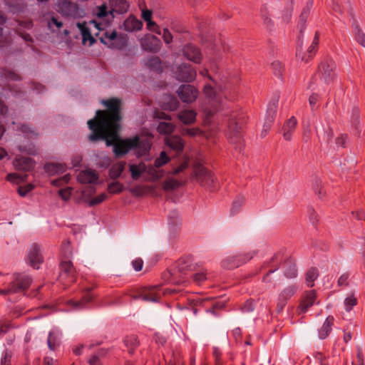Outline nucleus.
I'll return each instance as SVG.
<instances>
[{
	"mask_svg": "<svg viewBox=\"0 0 365 365\" xmlns=\"http://www.w3.org/2000/svg\"><path fill=\"white\" fill-rule=\"evenodd\" d=\"M101 104L106 109L96 111L94 118L87 122L91 133L88 139L91 143L103 141L107 147L113 148L116 158H121L130 151L137 158L150 155L153 143L150 139L143 138L139 134L130 137H122V101L112 97L103 99Z\"/></svg>",
	"mask_w": 365,
	"mask_h": 365,
	"instance_id": "f257e3e1",
	"label": "nucleus"
},
{
	"mask_svg": "<svg viewBox=\"0 0 365 365\" xmlns=\"http://www.w3.org/2000/svg\"><path fill=\"white\" fill-rule=\"evenodd\" d=\"M17 131L22 133L23 138L26 140V144H21L17 146V150L28 155L36 156L39 154V148L36 146L34 140L40 137V133L36 129L32 128L31 125L27 123H19Z\"/></svg>",
	"mask_w": 365,
	"mask_h": 365,
	"instance_id": "f03ea898",
	"label": "nucleus"
},
{
	"mask_svg": "<svg viewBox=\"0 0 365 365\" xmlns=\"http://www.w3.org/2000/svg\"><path fill=\"white\" fill-rule=\"evenodd\" d=\"M161 285L143 286L137 289H133L129 292H125V295H129L132 299H141L145 302H158L161 299L159 292Z\"/></svg>",
	"mask_w": 365,
	"mask_h": 365,
	"instance_id": "7ed1b4c3",
	"label": "nucleus"
},
{
	"mask_svg": "<svg viewBox=\"0 0 365 365\" xmlns=\"http://www.w3.org/2000/svg\"><path fill=\"white\" fill-rule=\"evenodd\" d=\"M100 42L111 49L123 50L128 43V36L125 34L118 32L115 29L111 31L106 30L101 37H99Z\"/></svg>",
	"mask_w": 365,
	"mask_h": 365,
	"instance_id": "20e7f679",
	"label": "nucleus"
},
{
	"mask_svg": "<svg viewBox=\"0 0 365 365\" xmlns=\"http://www.w3.org/2000/svg\"><path fill=\"white\" fill-rule=\"evenodd\" d=\"M171 73L175 79L184 83L192 82L197 76L195 68L188 63L173 66Z\"/></svg>",
	"mask_w": 365,
	"mask_h": 365,
	"instance_id": "39448f33",
	"label": "nucleus"
},
{
	"mask_svg": "<svg viewBox=\"0 0 365 365\" xmlns=\"http://www.w3.org/2000/svg\"><path fill=\"white\" fill-rule=\"evenodd\" d=\"M192 304L197 306L199 309H205V312H210L215 316H218V311L226 307V302L215 298H196L192 299Z\"/></svg>",
	"mask_w": 365,
	"mask_h": 365,
	"instance_id": "423d86ee",
	"label": "nucleus"
},
{
	"mask_svg": "<svg viewBox=\"0 0 365 365\" xmlns=\"http://www.w3.org/2000/svg\"><path fill=\"white\" fill-rule=\"evenodd\" d=\"M257 253V252L254 251L228 256L222 260L221 267L228 270L236 269L250 261Z\"/></svg>",
	"mask_w": 365,
	"mask_h": 365,
	"instance_id": "0eeeda50",
	"label": "nucleus"
},
{
	"mask_svg": "<svg viewBox=\"0 0 365 365\" xmlns=\"http://www.w3.org/2000/svg\"><path fill=\"white\" fill-rule=\"evenodd\" d=\"M336 63L331 57L327 56L318 66L317 73L321 74V78L324 83L329 85L331 83L335 76Z\"/></svg>",
	"mask_w": 365,
	"mask_h": 365,
	"instance_id": "6e6552de",
	"label": "nucleus"
},
{
	"mask_svg": "<svg viewBox=\"0 0 365 365\" xmlns=\"http://www.w3.org/2000/svg\"><path fill=\"white\" fill-rule=\"evenodd\" d=\"M26 263L34 269H38L41 264L44 262V257L41 252V245L34 242L27 250L25 256Z\"/></svg>",
	"mask_w": 365,
	"mask_h": 365,
	"instance_id": "1a4fd4ad",
	"label": "nucleus"
},
{
	"mask_svg": "<svg viewBox=\"0 0 365 365\" xmlns=\"http://www.w3.org/2000/svg\"><path fill=\"white\" fill-rule=\"evenodd\" d=\"M193 176L202 186L210 187L213 184L212 172L200 163L193 165Z\"/></svg>",
	"mask_w": 365,
	"mask_h": 365,
	"instance_id": "9d476101",
	"label": "nucleus"
},
{
	"mask_svg": "<svg viewBox=\"0 0 365 365\" xmlns=\"http://www.w3.org/2000/svg\"><path fill=\"white\" fill-rule=\"evenodd\" d=\"M141 48L152 53H158L163 46L161 40L156 36L151 34H146L140 40Z\"/></svg>",
	"mask_w": 365,
	"mask_h": 365,
	"instance_id": "9b49d317",
	"label": "nucleus"
},
{
	"mask_svg": "<svg viewBox=\"0 0 365 365\" xmlns=\"http://www.w3.org/2000/svg\"><path fill=\"white\" fill-rule=\"evenodd\" d=\"M58 11L63 16L79 18L83 12L79 6L70 0H60L58 3Z\"/></svg>",
	"mask_w": 365,
	"mask_h": 365,
	"instance_id": "f8f14e48",
	"label": "nucleus"
},
{
	"mask_svg": "<svg viewBox=\"0 0 365 365\" xmlns=\"http://www.w3.org/2000/svg\"><path fill=\"white\" fill-rule=\"evenodd\" d=\"M92 14L96 19L103 21L104 27L110 26L115 18V15L112 14L108 4L106 2H103L100 6H96Z\"/></svg>",
	"mask_w": 365,
	"mask_h": 365,
	"instance_id": "ddd939ff",
	"label": "nucleus"
},
{
	"mask_svg": "<svg viewBox=\"0 0 365 365\" xmlns=\"http://www.w3.org/2000/svg\"><path fill=\"white\" fill-rule=\"evenodd\" d=\"M176 93L180 101L187 104L195 102L199 95L198 89L190 84L180 85Z\"/></svg>",
	"mask_w": 365,
	"mask_h": 365,
	"instance_id": "4468645a",
	"label": "nucleus"
},
{
	"mask_svg": "<svg viewBox=\"0 0 365 365\" xmlns=\"http://www.w3.org/2000/svg\"><path fill=\"white\" fill-rule=\"evenodd\" d=\"M175 269L182 274H187L188 272L195 270V264H193V256L191 255H185L175 262V268L170 271V275L175 274Z\"/></svg>",
	"mask_w": 365,
	"mask_h": 365,
	"instance_id": "2eb2a0df",
	"label": "nucleus"
},
{
	"mask_svg": "<svg viewBox=\"0 0 365 365\" xmlns=\"http://www.w3.org/2000/svg\"><path fill=\"white\" fill-rule=\"evenodd\" d=\"M181 52L186 59L195 63H200L202 59L201 49L195 43H185L183 45Z\"/></svg>",
	"mask_w": 365,
	"mask_h": 365,
	"instance_id": "dca6fc26",
	"label": "nucleus"
},
{
	"mask_svg": "<svg viewBox=\"0 0 365 365\" xmlns=\"http://www.w3.org/2000/svg\"><path fill=\"white\" fill-rule=\"evenodd\" d=\"M32 283L29 275L17 274L14 279L10 282L13 292H24L28 290Z\"/></svg>",
	"mask_w": 365,
	"mask_h": 365,
	"instance_id": "f3484780",
	"label": "nucleus"
},
{
	"mask_svg": "<svg viewBox=\"0 0 365 365\" xmlns=\"http://www.w3.org/2000/svg\"><path fill=\"white\" fill-rule=\"evenodd\" d=\"M36 162L30 157L17 155L13 160V165L16 170L31 172L36 167Z\"/></svg>",
	"mask_w": 365,
	"mask_h": 365,
	"instance_id": "a211bd4d",
	"label": "nucleus"
},
{
	"mask_svg": "<svg viewBox=\"0 0 365 365\" xmlns=\"http://www.w3.org/2000/svg\"><path fill=\"white\" fill-rule=\"evenodd\" d=\"M77 181L81 184H99V175L93 169L81 170L77 175Z\"/></svg>",
	"mask_w": 365,
	"mask_h": 365,
	"instance_id": "6ab92c4d",
	"label": "nucleus"
},
{
	"mask_svg": "<svg viewBox=\"0 0 365 365\" xmlns=\"http://www.w3.org/2000/svg\"><path fill=\"white\" fill-rule=\"evenodd\" d=\"M76 26L78 29L82 38V44L92 46L97 43V39L92 35L90 28L86 21L77 22Z\"/></svg>",
	"mask_w": 365,
	"mask_h": 365,
	"instance_id": "aec40b11",
	"label": "nucleus"
},
{
	"mask_svg": "<svg viewBox=\"0 0 365 365\" xmlns=\"http://www.w3.org/2000/svg\"><path fill=\"white\" fill-rule=\"evenodd\" d=\"M128 170L133 180H139L145 173H148L149 175L155 173L154 168L152 166L147 170V165L143 162H140L138 164H129Z\"/></svg>",
	"mask_w": 365,
	"mask_h": 365,
	"instance_id": "412c9836",
	"label": "nucleus"
},
{
	"mask_svg": "<svg viewBox=\"0 0 365 365\" xmlns=\"http://www.w3.org/2000/svg\"><path fill=\"white\" fill-rule=\"evenodd\" d=\"M277 110V104L275 103H269L267 109L266 118L263 125V129L261 133L262 137H264L270 130L274 122Z\"/></svg>",
	"mask_w": 365,
	"mask_h": 365,
	"instance_id": "4be33fe9",
	"label": "nucleus"
},
{
	"mask_svg": "<svg viewBox=\"0 0 365 365\" xmlns=\"http://www.w3.org/2000/svg\"><path fill=\"white\" fill-rule=\"evenodd\" d=\"M143 26V21L137 19L134 14H130L124 20L123 25L120 26V29H123V30L128 32H133L140 31Z\"/></svg>",
	"mask_w": 365,
	"mask_h": 365,
	"instance_id": "5701e85b",
	"label": "nucleus"
},
{
	"mask_svg": "<svg viewBox=\"0 0 365 365\" xmlns=\"http://www.w3.org/2000/svg\"><path fill=\"white\" fill-rule=\"evenodd\" d=\"M108 6L112 14L120 15L128 12L130 3L127 0H108Z\"/></svg>",
	"mask_w": 365,
	"mask_h": 365,
	"instance_id": "b1692460",
	"label": "nucleus"
},
{
	"mask_svg": "<svg viewBox=\"0 0 365 365\" xmlns=\"http://www.w3.org/2000/svg\"><path fill=\"white\" fill-rule=\"evenodd\" d=\"M313 4L314 0H307L306 5L302 9V11L299 16L297 28L299 30V33L301 34L304 33L307 28L306 22L310 14Z\"/></svg>",
	"mask_w": 365,
	"mask_h": 365,
	"instance_id": "393cba45",
	"label": "nucleus"
},
{
	"mask_svg": "<svg viewBox=\"0 0 365 365\" xmlns=\"http://www.w3.org/2000/svg\"><path fill=\"white\" fill-rule=\"evenodd\" d=\"M165 145L170 150L180 154L184 150L185 142L180 136L173 135L165 138Z\"/></svg>",
	"mask_w": 365,
	"mask_h": 365,
	"instance_id": "a878e982",
	"label": "nucleus"
},
{
	"mask_svg": "<svg viewBox=\"0 0 365 365\" xmlns=\"http://www.w3.org/2000/svg\"><path fill=\"white\" fill-rule=\"evenodd\" d=\"M317 299V292L314 289L307 291L302 297L299 308L302 313H306L313 306Z\"/></svg>",
	"mask_w": 365,
	"mask_h": 365,
	"instance_id": "bb28decb",
	"label": "nucleus"
},
{
	"mask_svg": "<svg viewBox=\"0 0 365 365\" xmlns=\"http://www.w3.org/2000/svg\"><path fill=\"white\" fill-rule=\"evenodd\" d=\"M66 165L64 163H46L43 165V170L48 176H53L58 174H63L66 171Z\"/></svg>",
	"mask_w": 365,
	"mask_h": 365,
	"instance_id": "cd10ccee",
	"label": "nucleus"
},
{
	"mask_svg": "<svg viewBox=\"0 0 365 365\" xmlns=\"http://www.w3.org/2000/svg\"><path fill=\"white\" fill-rule=\"evenodd\" d=\"M160 106L164 110L175 111L179 108L180 102L175 96L167 94L164 96Z\"/></svg>",
	"mask_w": 365,
	"mask_h": 365,
	"instance_id": "c85d7f7f",
	"label": "nucleus"
},
{
	"mask_svg": "<svg viewBox=\"0 0 365 365\" xmlns=\"http://www.w3.org/2000/svg\"><path fill=\"white\" fill-rule=\"evenodd\" d=\"M197 112L194 109H185L178 113L179 120L187 125H192L196 121Z\"/></svg>",
	"mask_w": 365,
	"mask_h": 365,
	"instance_id": "c756f323",
	"label": "nucleus"
},
{
	"mask_svg": "<svg viewBox=\"0 0 365 365\" xmlns=\"http://www.w3.org/2000/svg\"><path fill=\"white\" fill-rule=\"evenodd\" d=\"M123 342L128 349V354L132 356L140 345L138 337L135 334L127 335L123 338Z\"/></svg>",
	"mask_w": 365,
	"mask_h": 365,
	"instance_id": "7c9ffc66",
	"label": "nucleus"
},
{
	"mask_svg": "<svg viewBox=\"0 0 365 365\" xmlns=\"http://www.w3.org/2000/svg\"><path fill=\"white\" fill-rule=\"evenodd\" d=\"M125 165L126 163L124 161H120L113 164L108 170L109 178L113 180H118L120 178L125 170Z\"/></svg>",
	"mask_w": 365,
	"mask_h": 365,
	"instance_id": "2f4dec72",
	"label": "nucleus"
},
{
	"mask_svg": "<svg viewBox=\"0 0 365 365\" xmlns=\"http://www.w3.org/2000/svg\"><path fill=\"white\" fill-rule=\"evenodd\" d=\"M146 66L157 74H161L164 71L163 61L158 56H150L148 59Z\"/></svg>",
	"mask_w": 365,
	"mask_h": 365,
	"instance_id": "473e14b6",
	"label": "nucleus"
},
{
	"mask_svg": "<svg viewBox=\"0 0 365 365\" xmlns=\"http://www.w3.org/2000/svg\"><path fill=\"white\" fill-rule=\"evenodd\" d=\"M334 322V318L333 316L329 315L327 317L322 327L318 330L319 338L320 339H325L329 335L332 330Z\"/></svg>",
	"mask_w": 365,
	"mask_h": 365,
	"instance_id": "72a5a7b5",
	"label": "nucleus"
},
{
	"mask_svg": "<svg viewBox=\"0 0 365 365\" xmlns=\"http://www.w3.org/2000/svg\"><path fill=\"white\" fill-rule=\"evenodd\" d=\"M284 276L287 278H294L297 276V269L295 262L291 258H287L284 263Z\"/></svg>",
	"mask_w": 365,
	"mask_h": 365,
	"instance_id": "f704fd0d",
	"label": "nucleus"
},
{
	"mask_svg": "<svg viewBox=\"0 0 365 365\" xmlns=\"http://www.w3.org/2000/svg\"><path fill=\"white\" fill-rule=\"evenodd\" d=\"M168 225L171 232H176L180 225V219L178 211L172 210L168 217Z\"/></svg>",
	"mask_w": 365,
	"mask_h": 365,
	"instance_id": "c9c22d12",
	"label": "nucleus"
},
{
	"mask_svg": "<svg viewBox=\"0 0 365 365\" xmlns=\"http://www.w3.org/2000/svg\"><path fill=\"white\" fill-rule=\"evenodd\" d=\"M185 185V182L180 181L175 178H168L164 181L163 188L165 191H173Z\"/></svg>",
	"mask_w": 365,
	"mask_h": 365,
	"instance_id": "e433bc0d",
	"label": "nucleus"
},
{
	"mask_svg": "<svg viewBox=\"0 0 365 365\" xmlns=\"http://www.w3.org/2000/svg\"><path fill=\"white\" fill-rule=\"evenodd\" d=\"M61 272L66 277H75V268L73 267V263L68 261H62L59 265Z\"/></svg>",
	"mask_w": 365,
	"mask_h": 365,
	"instance_id": "4c0bfd02",
	"label": "nucleus"
},
{
	"mask_svg": "<svg viewBox=\"0 0 365 365\" xmlns=\"http://www.w3.org/2000/svg\"><path fill=\"white\" fill-rule=\"evenodd\" d=\"M47 344L50 350H56V347L59 346L61 344L59 334L54 331H51L48 333Z\"/></svg>",
	"mask_w": 365,
	"mask_h": 365,
	"instance_id": "58836bf2",
	"label": "nucleus"
},
{
	"mask_svg": "<svg viewBox=\"0 0 365 365\" xmlns=\"http://www.w3.org/2000/svg\"><path fill=\"white\" fill-rule=\"evenodd\" d=\"M175 129V125L173 123L165 121L160 122L157 126V131L160 135H170Z\"/></svg>",
	"mask_w": 365,
	"mask_h": 365,
	"instance_id": "ea45409f",
	"label": "nucleus"
},
{
	"mask_svg": "<svg viewBox=\"0 0 365 365\" xmlns=\"http://www.w3.org/2000/svg\"><path fill=\"white\" fill-rule=\"evenodd\" d=\"M28 178L29 175L27 174L11 173L6 176V180L14 184H19L27 182Z\"/></svg>",
	"mask_w": 365,
	"mask_h": 365,
	"instance_id": "a19ab883",
	"label": "nucleus"
},
{
	"mask_svg": "<svg viewBox=\"0 0 365 365\" xmlns=\"http://www.w3.org/2000/svg\"><path fill=\"white\" fill-rule=\"evenodd\" d=\"M125 190L123 184L115 180L109 183L107 187L108 192L111 195H116L123 192Z\"/></svg>",
	"mask_w": 365,
	"mask_h": 365,
	"instance_id": "79ce46f5",
	"label": "nucleus"
},
{
	"mask_svg": "<svg viewBox=\"0 0 365 365\" xmlns=\"http://www.w3.org/2000/svg\"><path fill=\"white\" fill-rule=\"evenodd\" d=\"M171 160L170 157L168 155L166 151L163 150L160 153L159 156L154 161V167L156 168H160L164 165L169 163Z\"/></svg>",
	"mask_w": 365,
	"mask_h": 365,
	"instance_id": "37998d69",
	"label": "nucleus"
},
{
	"mask_svg": "<svg viewBox=\"0 0 365 365\" xmlns=\"http://www.w3.org/2000/svg\"><path fill=\"white\" fill-rule=\"evenodd\" d=\"M294 10V2H288L282 11V21L285 24H289L292 20Z\"/></svg>",
	"mask_w": 365,
	"mask_h": 365,
	"instance_id": "c03bdc74",
	"label": "nucleus"
},
{
	"mask_svg": "<svg viewBox=\"0 0 365 365\" xmlns=\"http://www.w3.org/2000/svg\"><path fill=\"white\" fill-rule=\"evenodd\" d=\"M297 286L291 285L284 289L279 295V298L287 302L297 291Z\"/></svg>",
	"mask_w": 365,
	"mask_h": 365,
	"instance_id": "a18cd8bd",
	"label": "nucleus"
},
{
	"mask_svg": "<svg viewBox=\"0 0 365 365\" xmlns=\"http://www.w3.org/2000/svg\"><path fill=\"white\" fill-rule=\"evenodd\" d=\"M319 276L318 269L316 267H311L306 273V281L309 287H313L314 282Z\"/></svg>",
	"mask_w": 365,
	"mask_h": 365,
	"instance_id": "49530a36",
	"label": "nucleus"
},
{
	"mask_svg": "<svg viewBox=\"0 0 365 365\" xmlns=\"http://www.w3.org/2000/svg\"><path fill=\"white\" fill-rule=\"evenodd\" d=\"M63 26V22L59 20L58 16H51L50 19L48 21V27L52 31V32H55L56 31L60 30V29Z\"/></svg>",
	"mask_w": 365,
	"mask_h": 365,
	"instance_id": "de8ad7c7",
	"label": "nucleus"
},
{
	"mask_svg": "<svg viewBox=\"0 0 365 365\" xmlns=\"http://www.w3.org/2000/svg\"><path fill=\"white\" fill-rule=\"evenodd\" d=\"M88 197L90 198V200L88 201V206L93 207L102 203L103 201L107 200L108 195L106 193L102 192L99 195L94 197H91V194L88 195Z\"/></svg>",
	"mask_w": 365,
	"mask_h": 365,
	"instance_id": "09e8293b",
	"label": "nucleus"
},
{
	"mask_svg": "<svg viewBox=\"0 0 365 365\" xmlns=\"http://www.w3.org/2000/svg\"><path fill=\"white\" fill-rule=\"evenodd\" d=\"M93 290L92 287H88L86 289V293L82 297V299L79 302H75L76 307H81L82 304H88L92 302L94 300L93 295L91 293Z\"/></svg>",
	"mask_w": 365,
	"mask_h": 365,
	"instance_id": "8fccbe9b",
	"label": "nucleus"
},
{
	"mask_svg": "<svg viewBox=\"0 0 365 365\" xmlns=\"http://www.w3.org/2000/svg\"><path fill=\"white\" fill-rule=\"evenodd\" d=\"M317 49H318L317 46H314L313 44H311L307 49V53H308L307 56L305 53H302L301 56H300V58H302V61H304L305 63H308L311 59H312L314 56L316 54Z\"/></svg>",
	"mask_w": 365,
	"mask_h": 365,
	"instance_id": "3c124183",
	"label": "nucleus"
},
{
	"mask_svg": "<svg viewBox=\"0 0 365 365\" xmlns=\"http://www.w3.org/2000/svg\"><path fill=\"white\" fill-rule=\"evenodd\" d=\"M35 185L33 183H28L25 185L19 186L17 188V192L19 196L24 197H26L30 192L34 190Z\"/></svg>",
	"mask_w": 365,
	"mask_h": 365,
	"instance_id": "603ef678",
	"label": "nucleus"
},
{
	"mask_svg": "<svg viewBox=\"0 0 365 365\" xmlns=\"http://www.w3.org/2000/svg\"><path fill=\"white\" fill-rule=\"evenodd\" d=\"M354 36L356 41L362 46L365 47V34L360 29L359 25L354 27Z\"/></svg>",
	"mask_w": 365,
	"mask_h": 365,
	"instance_id": "864d4df0",
	"label": "nucleus"
},
{
	"mask_svg": "<svg viewBox=\"0 0 365 365\" xmlns=\"http://www.w3.org/2000/svg\"><path fill=\"white\" fill-rule=\"evenodd\" d=\"M351 121L355 129H358L360 122V110L359 108L354 107L352 108Z\"/></svg>",
	"mask_w": 365,
	"mask_h": 365,
	"instance_id": "5fc2aeb1",
	"label": "nucleus"
},
{
	"mask_svg": "<svg viewBox=\"0 0 365 365\" xmlns=\"http://www.w3.org/2000/svg\"><path fill=\"white\" fill-rule=\"evenodd\" d=\"M271 68L274 76H276L278 78L282 77L284 69L281 62H279V61H275L272 62L271 64Z\"/></svg>",
	"mask_w": 365,
	"mask_h": 365,
	"instance_id": "6e6d98bb",
	"label": "nucleus"
},
{
	"mask_svg": "<svg viewBox=\"0 0 365 365\" xmlns=\"http://www.w3.org/2000/svg\"><path fill=\"white\" fill-rule=\"evenodd\" d=\"M4 75L6 79L13 81H19L21 80V77L19 74L16 73L14 71H11L9 69L4 70Z\"/></svg>",
	"mask_w": 365,
	"mask_h": 365,
	"instance_id": "4d7b16f0",
	"label": "nucleus"
},
{
	"mask_svg": "<svg viewBox=\"0 0 365 365\" xmlns=\"http://www.w3.org/2000/svg\"><path fill=\"white\" fill-rule=\"evenodd\" d=\"M313 189L315 194H317L319 199H323L325 196V192H323L322 181L317 178L313 185Z\"/></svg>",
	"mask_w": 365,
	"mask_h": 365,
	"instance_id": "13d9d810",
	"label": "nucleus"
},
{
	"mask_svg": "<svg viewBox=\"0 0 365 365\" xmlns=\"http://www.w3.org/2000/svg\"><path fill=\"white\" fill-rule=\"evenodd\" d=\"M71 191L72 188L69 187L61 188L58 190V195L63 200L68 201L71 198Z\"/></svg>",
	"mask_w": 365,
	"mask_h": 365,
	"instance_id": "bf43d9fd",
	"label": "nucleus"
},
{
	"mask_svg": "<svg viewBox=\"0 0 365 365\" xmlns=\"http://www.w3.org/2000/svg\"><path fill=\"white\" fill-rule=\"evenodd\" d=\"M307 210L309 213V221L313 225L317 226L319 222L318 214L312 207H309Z\"/></svg>",
	"mask_w": 365,
	"mask_h": 365,
	"instance_id": "052dcab7",
	"label": "nucleus"
},
{
	"mask_svg": "<svg viewBox=\"0 0 365 365\" xmlns=\"http://www.w3.org/2000/svg\"><path fill=\"white\" fill-rule=\"evenodd\" d=\"M202 92L206 96V98H212L215 96V91L212 86L209 83H207L204 86Z\"/></svg>",
	"mask_w": 365,
	"mask_h": 365,
	"instance_id": "680f3d73",
	"label": "nucleus"
},
{
	"mask_svg": "<svg viewBox=\"0 0 365 365\" xmlns=\"http://www.w3.org/2000/svg\"><path fill=\"white\" fill-rule=\"evenodd\" d=\"M297 124V120L294 116L291 117L283 125V130H294Z\"/></svg>",
	"mask_w": 365,
	"mask_h": 365,
	"instance_id": "e2e57ef3",
	"label": "nucleus"
},
{
	"mask_svg": "<svg viewBox=\"0 0 365 365\" xmlns=\"http://www.w3.org/2000/svg\"><path fill=\"white\" fill-rule=\"evenodd\" d=\"M357 304V299L354 296L348 297L344 300L346 311H351L354 306Z\"/></svg>",
	"mask_w": 365,
	"mask_h": 365,
	"instance_id": "0e129e2a",
	"label": "nucleus"
},
{
	"mask_svg": "<svg viewBox=\"0 0 365 365\" xmlns=\"http://www.w3.org/2000/svg\"><path fill=\"white\" fill-rule=\"evenodd\" d=\"M146 26H147L148 30L153 31L158 35L161 34V31H160V26L153 20L147 21Z\"/></svg>",
	"mask_w": 365,
	"mask_h": 365,
	"instance_id": "69168bd1",
	"label": "nucleus"
},
{
	"mask_svg": "<svg viewBox=\"0 0 365 365\" xmlns=\"http://www.w3.org/2000/svg\"><path fill=\"white\" fill-rule=\"evenodd\" d=\"M141 18L145 22L153 20V12L151 9H148L146 7L141 9Z\"/></svg>",
	"mask_w": 365,
	"mask_h": 365,
	"instance_id": "338daca9",
	"label": "nucleus"
},
{
	"mask_svg": "<svg viewBox=\"0 0 365 365\" xmlns=\"http://www.w3.org/2000/svg\"><path fill=\"white\" fill-rule=\"evenodd\" d=\"M255 304L256 302L253 299L250 298L246 300L244 303L242 311L247 312H252L255 308Z\"/></svg>",
	"mask_w": 365,
	"mask_h": 365,
	"instance_id": "774afa93",
	"label": "nucleus"
}]
</instances>
